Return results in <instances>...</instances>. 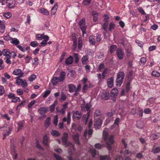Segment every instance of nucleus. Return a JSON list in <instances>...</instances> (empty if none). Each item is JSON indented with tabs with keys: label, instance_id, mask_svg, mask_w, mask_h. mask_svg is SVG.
Returning a JSON list of instances; mask_svg holds the SVG:
<instances>
[{
	"label": "nucleus",
	"instance_id": "6",
	"mask_svg": "<svg viewBox=\"0 0 160 160\" xmlns=\"http://www.w3.org/2000/svg\"><path fill=\"white\" fill-rule=\"evenodd\" d=\"M83 104H82L81 105L82 110L83 111H87L88 112H89V113H90V108L91 107L90 105L88 103H87L85 105V102L84 100H83Z\"/></svg>",
	"mask_w": 160,
	"mask_h": 160
},
{
	"label": "nucleus",
	"instance_id": "46",
	"mask_svg": "<svg viewBox=\"0 0 160 160\" xmlns=\"http://www.w3.org/2000/svg\"><path fill=\"white\" fill-rule=\"evenodd\" d=\"M36 78V76L35 75L33 74L31 75L28 78L29 81L32 82L35 80Z\"/></svg>",
	"mask_w": 160,
	"mask_h": 160
},
{
	"label": "nucleus",
	"instance_id": "32",
	"mask_svg": "<svg viewBox=\"0 0 160 160\" xmlns=\"http://www.w3.org/2000/svg\"><path fill=\"white\" fill-rule=\"evenodd\" d=\"M51 134L53 136L58 137L60 136V133L56 130H52L51 132Z\"/></svg>",
	"mask_w": 160,
	"mask_h": 160
},
{
	"label": "nucleus",
	"instance_id": "27",
	"mask_svg": "<svg viewBox=\"0 0 160 160\" xmlns=\"http://www.w3.org/2000/svg\"><path fill=\"white\" fill-rule=\"evenodd\" d=\"M10 52L8 50L4 49L2 51V54L6 57L10 56Z\"/></svg>",
	"mask_w": 160,
	"mask_h": 160
},
{
	"label": "nucleus",
	"instance_id": "35",
	"mask_svg": "<svg viewBox=\"0 0 160 160\" xmlns=\"http://www.w3.org/2000/svg\"><path fill=\"white\" fill-rule=\"evenodd\" d=\"M118 93V91L117 89L113 88L112 89L111 92V94L114 96H117Z\"/></svg>",
	"mask_w": 160,
	"mask_h": 160
},
{
	"label": "nucleus",
	"instance_id": "4",
	"mask_svg": "<svg viewBox=\"0 0 160 160\" xmlns=\"http://www.w3.org/2000/svg\"><path fill=\"white\" fill-rule=\"evenodd\" d=\"M16 83L18 85L22 86L23 88L26 87L28 85L26 80L22 79L19 78H18L16 80Z\"/></svg>",
	"mask_w": 160,
	"mask_h": 160
},
{
	"label": "nucleus",
	"instance_id": "5",
	"mask_svg": "<svg viewBox=\"0 0 160 160\" xmlns=\"http://www.w3.org/2000/svg\"><path fill=\"white\" fill-rule=\"evenodd\" d=\"M113 139V136L111 135L108 137V141L106 142L107 144V148L109 150L111 149V147L110 146V145L112 144L114 142Z\"/></svg>",
	"mask_w": 160,
	"mask_h": 160
},
{
	"label": "nucleus",
	"instance_id": "36",
	"mask_svg": "<svg viewBox=\"0 0 160 160\" xmlns=\"http://www.w3.org/2000/svg\"><path fill=\"white\" fill-rule=\"evenodd\" d=\"M12 15L11 13L9 12L3 13V16L8 19L9 18L11 17Z\"/></svg>",
	"mask_w": 160,
	"mask_h": 160
},
{
	"label": "nucleus",
	"instance_id": "62",
	"mask_svg": "<svg viewBox=\"0 0 160 160\" xmlns=\"http://www.w3.org/2000/svg\"><path fill=\"white\" fill-rule=\"evenodd\" d=\"M138 12L141 13L143 15H145L146 14V13L144 12V10L143 9V8L141 7H139L138 8Z\"/></svg>",
	"mask_w": 160,
	"mask_h": 160
},
{
	"label": "nucleus",
	"instance_id": "20",
	"mask_svg": "<svg viewBox=\"0 0 160 160\" xmlns=\"http://www.w3.org/2000/svg\"><path fill=\"white\" fill-rule=\"evenodd\" d=\"M92 14L93 17V21H97L98 19V13L95 11H93L92 12Z\"/></svg>",
	"mask_w": 160,
	"mask_h": 160
},
{
	"label": "nucleus",
	"instance_id": "30",
	"mask_svg": "<svg viewBox=\"0 0 160 160\" xmlns=\"http://www.w3.org/2000/svg\"><path fill=\"white\" fill-rule=\"evenodd\" d=\"M151 75L155 77H160V72L156 70L153 71L152 72Z\"/></svg>",
	"mask_w": 160,
	"mask_h": 160
},
{
	"label": "nucleus",
	"instance_id": "7",
	"mask_svg": "<svg viewBox=\"0 0 160 160\" xmlns=\"http://www.w3.org/2000/svg\"><path fill=\"white\" fill-rule=\"evenodd\" d=\"M116 54L119 60H122L123 58L124 52L121 48H118L116 51Z\"/></svg>",
	"mask_w": 160,
	"mask_h": 160
},
{
	"label": "nucleus",
	"instance_id": "64",
	"mask_svg": "<svg viewBox=\"0 0 160 160\" xmlns=\"http://www.w3.org/2000/svg\"><path fill=\"white\" fill-rule=\"evenodd\" d=\"M136 42L138 46L140 47H142L144 44V43L142 42H141L138 40H137L136 41Z\"/></svg>",
	"mask_w": 160,
	"mask_h": 160
},
{
	"label": "nucleus",
	"instance_id": "39",
	"mask_svg": "<svg viewBox=\"0 0 160 160\" xmlns=\"http://www.w3.org/2000/svg\"><path fill=\"white\" fill-rule=\"evenodd\" d=\"M100 160H111V158L107 155L101 156Z\"/></svg>",
	"mask_w": 160,
	"mask_h": 160
},
{
	"label": "nucleus",
	"instance_id": "42",
	"mask_svg": "<svg viewBox=\"0 0 160 160\" xmlns=\"http://www.w3.org/2000/svg\"><path fill=\"white\" fill-rule=\"evenodd\" d=\"M73 56L75 58V62L77 63L78 62L79 60L78 54L76 53H74Z\"/></svg>",
	"mask_w": 160,
	"mask_h": 160
},
{
	"label": "nucleus",
	"instance_id": "54",
	"mask_svg": "<svg viewBox=\"0 0 160 160\" xmlns=\"http://www.w3.org/2000/svg\"><path fill=\"white\" fill-rule=\"evenodd\" d=\"M67 98V97L64 94L63 92H62L61 94V97L60 99V100H62L63 101H65Z\"/></svg>",
	"mask_w": 160,
	"mask_h": 160
},
{
	"label": "nucleus",
	"instance_id": "24",
	"mask_svg": "<svg viewBox=\"0 0 160 160\" xmlns=\"http://www.w3.org/2000/svg\"><path fill=\"white\" fill-rule=\"evenodd\" d=\"M48 139L47 135H45L44 136L42 140L43 144L47 147L48 146Z\"/></svg>",
	"mask_w": 160,
	"mask_h": 160
},
{
	"label": "nucleus",
	"instance_id": "13",
	"mask_svg": "<svg viewBox=\"0 0 160 160\" xmlns=\"http://www.w3.org/2000/svg\"><path fill=\"white\" fill-rule=\"evenodd\" d=\"M69 91L70 93H73L76 91V87L72 84H70L68 85Z\"/></svg>",
	"mask_w": 160,
	"mask_h": 160
},
{
	"label": "nucleus",
	"instance_id": "48",
	"mask_svg": "<svg viewBox=\"0 0 160 160\" xmlns=\"http://www.w3.org/2000/svg\"><path fill=\"white\" fill-rule=\"evenodd\" d=\"M41 12L46 15H48L49 14V12L48 10L45 9L44 8H42L40 9Z\"/></svg>",
	"mask_w": 160,
	"mask_h": 160
},
{
	"label": "nucleus",
	"instance_id": "14",
	"mask_svg": "<svg viewBox=\"0 0 160 160\" xmlns=\"http://www.w3.org/2000/svg\"><path fill=\"white\" fill-rule=\"evenodd\" d=\"M63 121L65 122L67 121L68 124H69L71 122V114L70 112H68L67 113V117H64L62 119Z\"/></svg>",
	"mask_w": 160,
	"mask_h": 160
},
{
	"label": "nucleus",
	"instance_id": "15",
	"mask_svg": "<svg viewBox=\"0 0 160 160\" xmlns=\"http://www.w3.org/2000/svg\"><path fill=\"white\" fill-rule=\"evenodd\" d=\"M68 135L67 133H64L63 134V136L62 138V142L64 144L66 145H67V138H68Z\"/></svg>",
	"mask_w": 160,
	"mask_h": 160
},
{
	"label": "nucleus",
	"instance_id": "34",
	"mask_svg": "<svg viewBox=\"0 0 160 160\" xmlns=\"http://www.w3.org/2000/svg\"><path fill=\"white\" fill-rule=\"evenodd\" d=\"M21 100L19 97H16L15 96L12 99V102H19Z\"/></svg>",
	"mask_w": 160,
	"mask_h": 160
},
{
	"label": "nucleus",
	"instance_id": "40",
	"mask_svg": "<svg viewBox=\"0 0 160 160\" xmlns=\"http://www.w3.org/2000/svg\"><path fill=\"white\" fill-rule=\"evenodd\" d=\"M15 94L11 93H9L8 94H5V96H7L8 98L10 99H12L15 96Z\"/></svg>",
	"mask_w": 160,
	"mask_h": 160
},
{
	"label": "nucleus",
	"instance_id": "17",
	"mask_svg": "<svg viewBox=\"0 0 160 160\" xmlns=\"http://www.w3.org/2000/svg\"><path fill=\"white\" fill-rule=\"evenodd\" d=\"M24 121H20L17 122L18 126V131H19L22 129L24 124Z\"/></svg>",
	"mask_w": 160,
	"mask_h": 160
},
{
	"label": "nucleus",
	"instance_id": "25",
	"mask_svg": "<svg viewBox=\"0 0 160 160\" xmlns=\"http://www.w3.org/2000/svg\"><path fill=\"white\" fill-rule=\"evenodd\" d=\"M88 61V57L87 55L83 56L82 58V62L83 64H86Z\"/></svg>",
	"mask_w": 160,
	"mask_h": 160
},
{
	"label": "nucleus",
	"instance_id": "33",
	"mask_svg": "<svg viewBox=\"0 0 160 160\" xmlns=\"http://www.w3.org/2000/svg\"><path fill=\"white\" fill-rule=\"evenodd\" d=\"M146 62V58L144 57H142L140 59V64L141 66L144 65Z\"/></svg>",
	"mask_w": 160,
	"mask_h": 160
},
{
	"label": "nucleus",
	"instance_id": "26",
	"mask_svg": "<svg viewBox=\"0 0 160 160\" xmlns=\"http://www.w3.org/2000/svg\"><path fill=\"white\" fill-rule=\"evenodd\" d=\"M73 61V58L72 56L68 57L66 60L65 63L67 64H71Z\"/></svg>",
	"mask_w": 160,
	"mask_h": 160
},
{
	"label": "nucleus",
	"instance_id": "19",
	"mask_svg": "<svg viewBox=\"0 0 160 160\" xmlns=\"http://www.w3.org/2000/svg\"><path fill=\"white\" fill-rule=\"evenodd\" d=\"M10 40L11 43L15 45H17L19 43L18 40L16 38H11Z\"/></svg>",
	"mask_w": 160,
	"mask_h": 160
},
{
	"label": "nucleus",
	"instance_id": "11",
	"mask_svg": "<svg viewBox=\"0 0 160 160\" xmlns=\"http://www.w3.org/2000/svg\"><path fill=\"white\" fill-rule=\"evenodd\" d=\"M94 124V128L96 129H98L101 127L102 124V119H97Z\"/></svg>",
	"mask_w": 160,
	"mask_h": 160
},
{
	"label": "nucleus",
	"instance_id": "29",
	"mask_svg": "<svg viewBox=\"0 0 160 160\" xmlns=\"http://www.w3.org/2000/svg\"><path fill=\"white\" fill-rule=\"evenodd\" d=\"M117 48L116 45H112L109 48V50L111 53H114Z\"/></svg>",
	"mask_w": 160,
	"mask_h": 160
},
{
	"label": "nucleus",
	"instance_id": "49",
	"mask_svg": "<svg viewBox=\"0 0 160 160\" xmlns=\"http://www.w3.org/2000/svg\"><path fill=\"white\" fill-rule=\"evenodd\" d=\"M91 0H84L82 2L83 5L87 6L89 5L91 3Z\"/></svg>",
	"mask_w": 160,
	"mask_h": 160
},
{
	"label": "nucleus",
	"instance_id": "60",
	"mask_svg": "<svg viewBox=\"0 0 160 160\" xmlns=\"http://www.w3.org/2000/svg\"><path fill=\"white\" fill-rule=\"evenodd\" d=\"M90 152L92 153L93 157H95L96 155V150L94 149H90Z\"/></svg>",
	"mask_w": 160,
	"mask_h": 160
},
{
	"label": "nucleus",
	"instance_id": "57",
	"mask_svg": "<svg viewBox=\"0 0 160 160\" xmlns=\"http://www.w3.org/2000/svg\"><path fill=\"white\" fill-rule=\"evenodd\" d=\"M144 112L146 114H149L151 113V110L149 108H145L144 109Z\"/></svg>",
	"mask_w": 160,
	"mask_h": 160
},
{
	"label": "nucleus",
	"instance_id": "51",
	"mask_svg": "<svg viewBox=\"0 0 160 160\" xmlns=\"http://www.w3.org/2000/svg\"><path fill=\"white\" fill-rule=\"evenodd\" d=\"M137 127L140 129L142 128L143 127V123L141 121H138L137 122Z\"/></svg>",
	"mask_w": 160,
	"mask_h": 160
},
{
	"label": "nucleus",
	"instance_id": "44",
	"mask_svg": "<svg viewBox=\"0 0 160 160\" xmlns=\"http://www.w3.org/2000/svg\"><path fill=\"white\" fill-rule=\"evenodd\" d=\"M115 26V24L112 22H110L109 26V30L110 31H111L112 30H113Z\"/></svg>",
	"mask_w": 160,
	"mask_h": 160
},
{
	"label": "nucleus",
	"instance_id": "58",
	"mask_svg": "<svg viewBox=\"0 0 160 160\" xmlns=\"http://www.w3.org/2000/svg\"><path fill=\"white\" fill-rule=\"evenodd\" d=\"M12 129L11 128H9L8 129V130L7 132V133H5L4 134V138H3V139H4L5 137L8 136L10 133H11V131H12Z\"/></svg>",
	"mask_w": 160,
	"mask_h": 160
},
{
	"label": "nucleus",
	"instance_id": "16",
	"mask_svg": "<svg viewBox=\"0 0 160 160\" xmlns=\"http://www.w3.org/2000/svg\"><path fill=\"white\" fill-rule=\"evenodd\" d=\"M96 37L91 35L89 37V42L91 44L94 45L96 43Z\"/></svg>",
	"mask_w": 160,
	"mask_h": 160
},
{
	"label": "nucleus",
	"instance_id": "38",
	"mask_svg": "<svg viewBox=\"0 0 160 160\" xmlns=\"http://www.w3.org/2000/svg\"><path fill=\"white\" fill-rule=\"evenodd\" d=\"M57 101L56 100L54 101V103L50 106V110L51 112H52L54 109L55 107L57 105Z\"/></svg>",
	"mask_w": 160,
	"mask_h": 160
},
{
	"label": "nucleus",
	"instance_id": "10",
	"mask_svg": "<svg viewBox=\"0 0 160 160\" xmlns=\"http://www.w3.org/2000/svg\"><path fill=\"white\" fill-rule=\"evenodd\" d=\"M13 74L14 75L18 76V78H19L22 77L23 74L22 70L19 69H15L13 72Z\"/></svg>",
	"mask_w": 160,
	"mask_h": 160
},
{
	"label": "nucleus",
	"instance_id": "43",
	"mask_svg": "<svg viewBox=\"0 0 160 160\" xmlns=\"http://www.w3.org/2000/svg\"><path fill=\"white\" fill-rule=\"evenodd\" d=\"M76 125L75 123H73L72 125L71 131L72 132L74 133L76 131Z\"/></svg>",
	"mask_w": 160,
	"mask_h": 160
},
{
	"label": "nucleus",
	"instance_id": "28",
	"mask_svg": "<svg viewBox=\"0 0 160 160\" xmlns=\"http://www.w3.org/2000/svg\"><path fill=\"white\" fill-rule=\"evenodd\" d=\"M14 0H11L9 2H7L8 4V7L10 8H13L15 5V3L14 2Z\"/></svg>",
	"mask_w": 160,
	"mask_h": 160
},
{
	"label": "nucleus",
	"instance_id": "1",
	"mask_svg": "<svg viewBox=\"0 0 160 160\" xmlns=\"http://www.w3.org/2000/svg\"><path fill=\"white\" fill-rule=\"evenodd\" d=\"M66 77V73L64 71L61 72L59 77H54L51 80V82L53 86L55 85L58 82L63 81Z\"/></svg>",
	"mask_w": 160,
	"mask_h": 160
},
{
	"label": "nucleus",
	"instance_id": "37",
	"mask_svg": "<svg viewBox=\"0 0 160 160\" xmlns=\"http://www.w3.org/2000/svg\"><path fill=\"white\" fill-rule=\"evenodd\" d=\"M126 52L128 57H130L132 55V49L130 48L126 49Z\"/></svg>",
	"mask_w": 160,
	"mask_h": 160
},
{
	"label": "nucleus",
	"instance_id": "8",
	"mask_svg": "<svg viewBox=\"0 0 160 160\" xmlns=\"http://www.w3.org/2000/svg\"><path fill=\"white\" fill-rule=\"evenodd\" d=\"M102 116V114L100 110L98 109L95 110L94 115V118L95 120L101 119Z\"/></svg>",
	"mask_w": 160,
	"mask_h": 160
},
{
	"label": "nucleus",
	"instance_id": "47",
	"mask_svg": "<svg viewBox=\"0 0 160 160\" xmlns=\"http://www.w3.org/2000/svg\"><path fill=\"white\" fill-rule=\"evenodd\" d=\"M51 91L50 90H46L43 93V97L44 98H46L50 93Z\"/></svg>",
	"mask_w": 160,
	"mask_h": 160
},
{
	"label": "nucleus",
	"instance_id": "22",
	"mask_svg": "<svg viewBox=\"0 0 160 160\" xmlns=\"http://www.w3.org/2000/svg\"><path fill=\"white\" fill-rule=\"evenodd\" d=\"M48 109L46 108H40L38 109V112L41 114H43L47 112Z\"/></svg>",
	"mask_w": 160,
	"mask_h": 160
},
{
	"label": "nucleus",
	"instance_id": "2",
	"mask_svg": "<svg viewBox=\"0 0 160 160\" xmlns=\"http://www.w3.org/2000/svg\"><path fill=\"white\" fill-rule=\"evenodd\" d=\"M124 74L123 72H119L117 76V78L116 80V85L120 87L122 84L124 79Z\"/></svg>",
	"mask_w": 160,
	"mask_h": 160
},
{
	"label": "nucleus",
	"instance_id": "59",
	"mask_svg": "<svg viewBox=\"0 0 160 160\" xmlns=\"http://www.w3.org/2000/svg\"><path fill=\"white\" fill-rule=\"evenodd\" d=\"M30 45L33 47H36L38 45V43L36 41H32L31 42Z\"/></svg>",
	"mask_w": 160,
	"mask_h": 160
},
{
	"label": "nucleus",
	"instance_id": "23",
	"mask_svg": "<svg viewBox=\"0 0 160 160\" xmlns=\"http://www.w3.org/2000/svg\"><path fill=\"white\" fill-rule=\"evenodd\" d=\"M72 137L75 142H76L78 145H80V143L79 140V134L78 133H76L73 135Z\"/></svg>",
	"mask_w": 160,
	"mask_h": 160
},
{
	"label": "nucleus",
	"instance_id": "31",
	"mask_svg": "<svg viewBox=\"0 0 160 160\" xmlns=\"http://www.w3.org/2000/svg\"><path fill=\"white\" fill-rule=\"evenodd\" d=\"M50 118L48 117L47 118V119H46L45 122V126L47 128L49 127L50 124Z\"/></svg>",
	"mask_w": 160,
	"mask_h": 160
},
{
	"label": "nucleus",
	"instance_id": "45",
	"mask_svg": "<svg viewBox=\"0 0 160 160\" xmlns=\"http://www.w3.org/2000/svg\"><path fill=\"white\" fill-rule=\"evenodd\" d=\"M43 34H37L36 35V38L38 40H42L43 38Z\"/></svg>",
	"mask_w": 160,
	"mask_h": 160
},
{
	"label": "nucleus",
	"instance_id": "61",
	"mask_svg": "<svg viewBox=\"0 0 160 160\" xmlns=\"http://www.w3.org/2000/svg\"><path fill=\"white\" fill-rule=\"evenodd\" d=\"M58 122V115H56L54 117V120L53 121V123L57 126Z\"/></svg>",
	"mask_w": 160,
	"mask_h": 160
},
{
	"label": "nucleus",
	"instance_id": "63",
	"mask_svg": "<svg viewBox=\"0 0 160 160\" xmlns=\"http://www.w3.org/2000/svg\"><path fill=\"white\" fill-rule=\"evenodd\" d=\"M36 140V146L39 149L43 150V148L41 147V145L40 144L38 140L37 139Z\"/></svg>",
	"mask_w": 160,
	"mask_h": 160
},
{
	"label": "nucleus",
	"instance_id": "53",
	"mask_svg": "<svg viewBox=\"0 0 160 160\" xmlns=\"http://www.w3.org/2000/svg\"><path fill=\"white\" fill-rule=\"evenodd\" d=\"M102 135L104 140L105 141H106L108 135L107 132L106 131L104 130L103 132Z\"/></svg>",
	"mask_w": 160,
	"mask_h": 160
},
{
	"label": "nucleus",
	"instance_id": "41",
	"mask_svg": "<svg viewBox=\"0 0 160 160\" xmlns=\"http://www.w3.org/2000/svg\"><path fill=\"white\" fill-rule=\"evenodd\" d=\"M152 152L154 153H157L160 152V148L158 147L155 148H153L152 150Z\"/></svg>",
	"mask_w": 160,
	"mask_h": 160
},
{
	"label": "nucleus",
	"instance_id": "56",
	"mask_svg": "<svg viewBox=\"0 0 160 160\" xmlns=\"http://www.w3.org/2000/svg\"><path fill=\"white\" fill-rule=\"evenodd\" d=\"M11 58L10 56L8 57H5V59H6L5 62L6 63L8 64H11V61L10 60Z\"/></svg>",
	"mask_w": 160,
	"mask_h": 160
},
{
	"label": "nucleus",
	"instance_id": "18",
	"mask_svg": "<svg viewBox=\"0 0 160 160\" xmlns=\"http://www.w3.org/2000/svg\"><path fill=\"white\" fill-rule=\"evenodd\" d=\"M108 85L110 88H112L113 85V78L112 77L108 79L107 81Z\"/></svg>",
	"mask_w": 160,
	"mask_h": 160
},
{
	"label": "nucleus",
	"instance_id": "50",
	"mask_svg": "<svg viewBox=\"0 0 160 160\" xmlns=\"http://www.w3.org/2000/svg\"><path fill=\"white\" fill-rule=\"evenodd\" d=\"M5 92V90L4 87L0 85V96L2 95Z\"/></svg>",
	"mask_w": 160,
	"mask_h": 160
},
{
	"label": "nucleus",
	"instance_id": "12",
	"mask_svg": "<svg viewBox=\"0 0 160 160\" xmlns=\"http://www.w3.org/2000/svg\"><path fill=\"white\" fill-rule=\"evenodd\" d=\"M82 116V114L80 112L76 111L73 114V118L77 120L79 119Z\"/></svg>",
	"mask_w": 160,
	"mask_h": 160
},
{
	"label": "nucleus",
	"instance_id": "55",
	"mask_svg": "<svg viewBox=\"0 0 160 160\" xmlns=\"http://www.w3.org/2000/svg\"><path fill=\"white\" fill-rule=\"evenodd\" d=\"M16 92L17 94L20 96L22 95L23 93V91L20 88L18 89L16 91Z\"/></svg>",
	"mask_w": 160,
	"mask_h": 160
},
{
	"label": "nucleus",
	"instance_id": "9",
	"mask_svg": "<svg viewBox=\"0 0 160 160\" xmlns=\"http://www.w3.org/2000/svg\"><path fill=\"white\" fill-rule=\"evenodd\" d=\"M92 134V129L90 128H89V129L88 131L87 130H86L84 132V136L85 138L88 139L90 138V136H91Z\"/></svg>",
	"mask_w": 160,
	"mask_h": 160
},
{
	"label": "nucleus",
	"instance_id": "52",
	"mask_svg": "<svg viewBox=\"0 0 160 160\" xmlns=\"http://www.w3.org/2000/svg\"><path fill=\"white\" fill-rule=\"evenodd\" d=\"M35 102L36 101L34 100L31 101L28 105V108H31L32 106L35 103Z\"/></svg>",
	"mask_w": 160,
	"mask_h": 160
},
{
	"label": "nucleus",
	"instance_id": "21",
	"mask_svg": "<svg viewBox=\"0 0 160 160\" xmlns=\"http://www.w3.org/2000/svg\"><path fill=\"white\" fill-rule=\"evenodd\" d=\"M90 113L89 112H88L87 114H84L82 116V121L85 122V124H86L87 123L88 120L89 116Z\"/></svg>",
	"mask_w": 160,
	"mask_h": 160
},
{
	"label": "nucleus",
	"instance_id": "3",
	"mask_svg": "<svg viewBox=\"0 0 160 160\" xmlns=\"http://www.w3.org/2000/svg\"><path fill=\"white\" fill-rule=\"evenodd\" d=\"M79 24L83 36L84 34L86 33V29L87 28L85 24V19L84 18H82L79 22Z\"/></svg>",
	"mask_w": 160,
	"mask_h": 160
}]
</instances>
